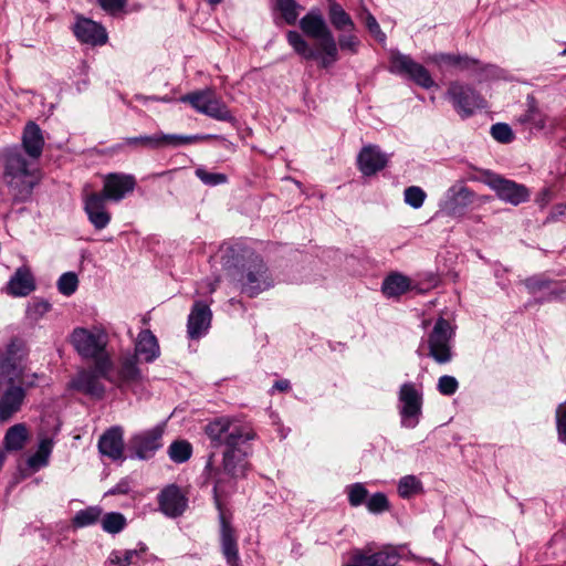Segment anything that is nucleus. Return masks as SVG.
Returning a JSON list of instances; mask_svg holds the SVG:
<instances>
[{
  "label": "nucleus",
  "instance_id": "nucleus-12",
  "mask_svg": "<svg viewBox=\"0 0 566 566\" xmlns=\"http://www.w3.org/2000/svg\"><path fill=\"white\" fill-rule=\"evenodd\" d=\"M243 294L255 297L273 286V279L261 259L253 260L238 280Z\"/></svg>",
  "mask_w": 566,
  "mask_h": 566
},
{
  "label": "nucleus",
  "instance_id": "nucleus-35",
  "mask_svg": "<svg viewBox=\"0 0 566 566\" xmlns=\"http://www.w3.org/2000/svg\"><path fill=\"white\" fill-rule=\"evenodd\" d=\"M398 557L395 551H380L368 556L357 553L353 559L356 563H363L365 566H391L392 563H397Z\"/></svg>",
  "mask_w": 566,
  "mask_h": 566
},
{
  "label": "nucleus",
  "instance_id": "nucleus-49",
  "mask_svg": "<svg viewBox=\"0 0 566 566\" xmlns=\"http://www.w3.org/2000/svg\"><path fill=\"white\" fill-rule=\"evenodd\" d=\"M426 197L424 190L418 186H410L403 191L405 202L413 209L421 208Z\"/></svg>",
  "mask_w": 566,
  "mask_h": 566
},
{
  "label": "nucleus",
  "instance_id": "nucleus-31",
  "mask_svg": "<svg viewBox=\"0 0 566 566\" xmlns=\"http://www.w3.org/2000/svg\"><path fill=\"white\" fill-rule=\"evenodd\" d=\"M547 116L538 109L534 98L528 102L526 112L517 117L521 125H526L530 129L535 130H543L547 126Z\"/></svg>",
  "mask_w": 566,
  "mask_h": 566
},
{
  "label": "nucleus",
  "instance_id": "nucleus-20",
  "mask_svg": "<svg viewBox=\"0 0 566 566\" xmlns=\"http://www.w3.org/2000/svg\"><path fill=\"white\" fill-rule=\"evenodd\" d=\"M73 32L76 39L82 43L103 45L107 41L105 28L87 18H77L73 25Z\"/></svg>",
  "mask_w": 566,
  "mask_h": 566
},
{
  "label": "nucleus",
  "instance_id": "nucleus-45",
  "mask_svg": "<svg viewBox=\"0 0 566 566\" xmlns=\"http://www.w3.org/2000/svg\"><path fill=\"white\" fill-rule=\"evenodd\" d=\"M276 9L287 24H294L298 18L301 6L295 0H276Z\"/></svg>",
  "mask_w": 566,
  "mask_h": 566
},
{
  "label": "nucleus",
  "instance_id": "nucleus-37",
  "mask_svg": "<svg viewBox=\"0 0 566 566\" xmlns=\"http://www.w3.org/2000/svg\"><path fill=\"white\" fill-rule=\"evenodd\" d=\"M102 509L99 506H88L80 510L73 517L72 524L76 528L94 525L102 517Z\"/></svg>",
  "mask_w": 566,
  "mask_h": 566
},
{
  "label": "nucleus",
  "instance_id": "nucleus-62",
  "mask_svg": "<svg viewBox=\"0 0 566 566\" xmlns=\"http://www.w3.org/2000/svg\"><path fill=\"white\" fill-rule=\"evenodd\" d=\"M219 283V279L214 280L213 282H208L207 286L210 293H213L217 290Z\"/></svg>",
  "mask_w": 566,
  "mask_h": 566
},
{
  "label": "nucleus",
  "instance_id": "nucleus-5",
  "mask_svg": "<svg viewBox=\"0 0 566 566\" xmlns=\"http://www.w3.org/2000/svg\"><path fill=\"white\" fill-rule=\"evenodd\" d=\"M112 366L111 358L97 359L93 367L78 370L71 379L69 386L71 389L90 396L91 398L102 399L105 395V386L101 379L104 378L114 381L109 377Z\"/></svg>",
  "mask_w": 566,
  "mask_h": 566
},
{
  "label": "nucleus",
  "instance_id": "nucleus-4",
  "mask_svg": "<svg viewBox=\"0 0 566 566\" xmlns=\"http://www.w3.org/2000/svg\"><path fill=\"white\" fill-rule=\"evenodd\" d=\"M33 163L25 158L18 148H10L4 154L3 180L15 201H27L36 184Z\"/></svg>",
  "mask_w": 566,
  "mask_h": 566
},
{
  "label": "nucleus",
  "instance_id": "nucleus-6",
  "mask_svg": "<svg viewBox=\"0 0 566 566\" xmlns=\"http://www.w3.org/2000/svg\"><path fill=\"white\" fill-rule=\"evenodd\" d=\"M179 101L188 103L198 113L221 122H233L234 117L226 103L211 88H205L182 95Z\"/></svg>",
  "mask_w": 566,
  "mask_h": 566
},
{
  "label": "nucleus",
  "instance_id": "nucleus-61",
  "mask_svg": "<svg viewBox=\"0 0 566 566\" xmlns=\"http://www.w3.org/2000/svg\"><path fill=\"white\" fill-rule=\"evenodd\" d=\"M127 489L123 484H117L115 488L108 491V494H124Z\"/></svg>",
  "mask_w": 566,
  "mask_h": 566
},
{
  "label": "nucleus",
  "instance_id": "nucleus-29",
  "mask_svg": "<svg viewBox=\"0 0 566 566\" xmlns=\"http://www.w3.org/2000/svg\"><path fill=\"white\" fill-rule=\"evenodd\" d=\"M147 547L142 544L137 549H114L108 556V563L115 566H135L144 560Z\"/></svg>",
  "mask_w": 566,
  "mask_h": 566
},
{
  "label": "nucleus",
  "instance_id": "nucleus-9",
  "mask_svg": "<svg viewBox=\"0 0 566 566\" xmlns=\"http://www.w3.org/2000/svg\"><path fill=\"white\" fill-rule=\"evenodd\" d=\"M401 426L413 429L422 415L423 395L413 382H403L398 391Z\"/></svg>",
  "mask_w": 566,
  "mask_h": 566
},
{
  "label": "nucleus",
  "instance_id": "nucleus-58",
  "mask_svg": "<svg viewBox=\"0 0 566 566\" xmlns=\"http://www.w3.org/2000/svg\"><path fill=\"white\" fill-rule=\"evenodd\" d=\"M39 378V375L36 373H25L23 374V379L19 385L24 387L25 391L30 388H33L36 386V379Z\"/></svg>",
  "mask_w": 566,
  "mask_h": 566
},
{
  "label": "nucleus",
  "instance_id": "nucleus-17",
  "mask_svg": "<svg viewBox=\"0 0 566 566\" xmlns=\"http://www.w3.org/2000/svg\"><path fill=\"white\" fill-rule=\"evenodd\" d=\"M136 187V178L130 174L111 172L104 177L103 191L108 200L120 201Z\"/></svg>",
  "mask_w": 566,
  "mask_h": 566
},
{
  "label": "nucleus",
  "instance_id": "nucleus-43",
  "mask_svg": "<svg viewBox=\"0 0 566 566\" xmlns=\"http://www.w3.org/2000/svg\"><path fill=\"white\" fill-rule=\"evenodd\" d=\"M422 491L421 481L415 475H405L399 480L398 493L402 499H409Z\"/></svg>",
  "mask_w": 566,
  "mask_h": 566
},
{
  "label": "nucleus",
  "instance_id": "nucleus-26",
  "mask_svg": "<svg viewBox=\"0 0 566 566\" xmlns=\"http://www.w3.org/2000/svg\"><path fill=\"white\" fill-rule=\"evenodd\" d=\"M136 357H143L146 363H153L160 355V348L156 336L149 331L144 329L138 334L135 344Z\"/></svg>",
  "mask_w": 566,
  "mask_h": 566
},
{
  "label": "nucleus",
  "instance_id": "nucleus-34",
  "mask_svg": "<svg viewBox=\"0 0 566 566\" xmlns=\"http://www.w3.org/2000/svg\"><path fill=\"white\" fill-rule=\"evenodd\" d=\"M24 358V346L23 342L19 338H12L4 347L0 350V366L4 365H22Z\"/></svg>",
  "mask_w": 566,
  "mask_h": 566
},
{
  "label": "nucleus",
  "instance_id": "nucleus-15",
  "mask_svg": "<svg viewBox=\"0 0 566 566\" xmlns=\"http://www.w3.org/2000/svg\"><path fill=\"white\" fill-rule=\"evenodd\" d=\"M160 512L170 518L179 517L188 506V499L176 484H169L158 494Z\"/></svg>",
  "mask_w": 566,
  "mask_h": 566
},
{
  "label": "nucleus",
  "instance_id": "nucleus-2",
  "mask_svg": "<svg viewBox=\"0 0 566 566\" xmlns=\"http://www.w3.org/2000/svg\"><path fill=\"white\" fill-rule=\"evenodd\" d=\"M300 28L303 33L318 41L319 51L311 48L308 42L297 31L286 33L289 44L294 52L304 60H319V65L327 69L338 61V50L335 36L327 25L319 9H311L301 20Z\"/></svg>",
  "mask_w": 566,
  "mask_h": 566
},
{
  "label": "nucleus",
  "instance_id": "nucleus-64",
  "mask_svg": "<svg viewBox=\"0 0 566 566\" xmlns=\"http://www.w3.org/2000/svg\"><path fill=\"white\" fill-rule=\"evenodd\" d=\"M557 210L558 214L564 216L566 213V205L557 207Z\"/></svg>",
  "mask_w": 566,
  "mask_h": 566
},
{
  "label": "nucleus",
  "instance_id": "nucleus-54",
  "mask_svg": "<svg viewBox=\"0 0 566 566\" xmlns=\"http://www.w3.org/2000/svg\"><path fill=\"white\" fill-rule=\"evenodd\" d=\"M364 23L370 34L379 42H385L386 34L381 31V28L376 18L367 9H364Z\"/></svg>",
  "mask_w": 566,
  "mask_h": 566
},
{
  "label": "nucleus",
  "instance_id": "nucleus-51",
  "mask_svg": "<svg viewBox=\"0 0 566 566\" xmlns=\"http://www.w3.org/2000/svg\"><path fill=\"white\" fill-rule=\"evenodd\" d=\"M491 136L499 143L509 144L513 142L514 134L509 124L496 123L491 126Z\"/></svg>",
  "mask_w": 566,
  "mask_h": 566
},
{
  "label": "nucleus",
  "instance_id": "nucleus-50",
  "mask_svg": "<svg viewBox=\"0 0 566 566\" xmlns=\"http://www.w3.org/2000/svg\"><path fill=\"white\" fill-rule=\"evenodd\" d=\"M78 285L77 275L74 272L63 273L57 281V290L65 296H71L75 293Z\"/></svg>",
  "mask_w": 566,
  "mask_h": 566
},
{
  "label": "nucleus",
  "instance_id": "nucleus-39",
  "mask_svg": "<svg viewBox=\"0 0 566 566\" xmlns=\"http://www.w3.org/2000/svg\"><path fill=\"white\" fill-rule=\"evenodd\" d=\"M536 302L539 304L566 302V281L552 280V285H549L547 292L541 295Z\"/></svg>",
  "mask_w": 566,
  "mask_h": 566
},
{
  "label": "nucleus",
  "instance_id": "nucleus-8",
  "mask_svg": "<svg viewBox=\"0 0 566 566\" xmlns=\"http://www.w3.org/2000/svg\"><path fill=\"white\" fill-rule=\"evenodd\" d=\"M454 335L453 327L450 322L443 317H439L432 331L428 335V356L437 364L444 365L452 360V338Z\"/></svg>",
  "mask_w": 566,
  "mask_h": 566
},
{
  "label": "nucleus",
  "instance_id": "nucleus-36",
  "mask_svg": "<svg viewBox=\"0 0 566 566\" xmlns=\"http://www.w3.org/2000/svg\"><path fill=\"white\" fill-rule=\"evenodd\" d=\"M24 371L23 364L0 366V387L20 386Z\"/></svg>",
  "mask_w": 566,
  "mask_h": 566
},
{
  "label": "nucleus",
  "instance_id": "nucleus-25",
  "mask_svg": "<svg viewBox=\"0 0 566 566\" xmlns=\"http://www.w3.org/2000/svg\"><path fill=\"white\" fill-rule=\"evenodd\" d=\"M22 146L32 160H36L41 157L44 147V138L41 128L34 122H29L25 125L22 134Z\"/></svg>",
  "mask_w": 566,
  "mask_h": 566
},
{
  "label": "nucleus",
  "instance_id": "nucleus-21",
  "mask_svg": "<svg viewBox=\"0 0 566 566\" xmlns=\"http://www.w3.org/2000/svg\"><path fill=\"white\" fill-rule=\"evenodd\" d=\"M106 200L105 196L97 192L88 195L85 199L84 210L96 230L105 229L111 222V213L106 210Z\"/></svg>",
  "mask_w": 566,
  "mask_h": 566
},
{
  "label": "nucleus",
  "instance_id": "nucleus-56",
  "mask_svg": "<svg viewBox=\"0 0 566 566\" xmlns=\"http://www.w3.org/2000/svg\"><path fill=\"white\" fill-rule=\"evenodd\" d=\"M556 428L558 440L566 444V401L556 409Z\"/></svg>",
  "mask_w": 566,
  "mask_h": 566
},
{
  "label": "nucleus",
  "instance_id": "nucleus-11",
  "mask_svg": "<svg viewBox=\"0 0 566 566\" xmlns=\"http://www.w3.org/2000/svg\"><path fill=\"white\" fill-rule=\"evenodd\" d=\"M164 424L140 431L130 437L128 441V458L149 460L163 448Z\"/></svg>",
  "mask_w": 566,
  "mask_h": 566
},
{
  "label": "nucleus",
  "instance_id": "nucleus-41",
  "mask_svg": "<svg viewBox=\"0 0 566 566\" xmlns=\"http://www.w3.org/2000/svg\"><path fill=\"white\" fill-rule=\"evenodd\" d=\"M192 447L186 440L174 441L168 448V455L175 463H184L190 459Z\"/></svg>",
  "mask_w": 566,
  "mask_h": 566
},
{
  "label": "nucleus",
  "instance_id": "nucleus-33",
  "mask_svg": "<svg viewBox=\"0 0 566 566\" xmlns=\"http://www.w3.org/2000/svg\"><path fill=\"white\" fill-rule=\"evenodd\" d=\"M28 440V430L24 423L10 427L3 438V448L9 451H20Z\"/></svg>",
  "mask_w": 566,
  "mask_h": 566
},
{
  "label": "nucleus",
  "instance_id": "nucleus-13",
  "mask_svg": "<svg viewBox=\"0 0 566 566\" xmlns=\"http://www.w3.org/2000/svg\"><path fill=\"white\" fill-rule=\"evenodd\" d=\"M447 95L452 102L455 111L462 117H469L473 115L476 109L485 107L484 99L469 85L458 82L451 83Z\"/></svg>",
  "mask_w": 566,
  "mask_h": 566
},
{
  "label": "nucleus",
  "instance_id": "nucleus-27",
  "mask_svg": "<svg viewBox=\"0 0 566 566\" xmlns=\"http://www.w3.org/2000/svg\"><path fill=\"white\" fill-rule=\"evenodd\" d=\"M136 355L125 357L119 365L116 385L119 388L139 384L143 379L140 369L137 366Z\"/></svg>",
  "mask_w": 566,
  "mask_h": 566
},
{
  "label": "nucleus",
  "instance_id": "nucleus-48",
  "mask_svg": "<svg viewBox=\"0 0 566 566\" xmlns=\"http://www.w3.org/2000/svg\"><path fill=\"white\" fill-rule=\"evenodd\" d=\"M366 507L369 513L381 514L389 510V501L385 493L377 492L366 501Z\"/></svg>",
  "mask_w": 566,
  "mask_h": 566
},
{
  "label": "nucleus",
  "instance_id": "nucleus-22",
  "mask_svg": "<svg viewBox=\"0 0 566 566\" xmlns=\"http://www.w3.org/2000/svg\"><path fill=\"white\" fill-rule=\"evenodd\" d=\"M98 451L113 461L123 460V429L118 426L107 429L98 439Z\"/></svg>",
  "mask_w": 566,
  "mask_h": 566
},
{
  "label": "nucleus",
  "instance_id": "nucleus-55",
  "mask_svg": "<svg viewBox=\"0 0 566 566\" xmlns=\"http://www.w3.org/2000/svg\"><path fill=\"white\" fill-rule=\"evenodd\" d=\"M459 382L455 377L443 375L438 379L437 389L443 396H452L457 392Z\"/></svg>",
  "mask_w": 566,
  "mask_h": 566
},
{
  "label": "nucleus",
  "instance_id": "nucleus-42",
  "mask_svg": "<svg viewBox=\"0 0 566 566\" xmlns=\"http://www.w3.org/2000/svg\"><path fill=\"white\" fill-rule=\"evenodd\" d=\"M356 31H343L337 38V50L349 54H357L360 48V40L355 33Z\"/></svg>",
  "mask_w": 566,
  "mask_h": 566
},
{
  "label": "nucleus",
  "instance_id": "nucleus-59",
  "mask_svg": "<svg viewBox=\"0 0 566 566\" xmlns=\"http://www.w3.org/2000/svg\"><path fill=\"white\" fill-rule=\"evenodd\" d=\"M291 387V384L287 379H281L274 382L272 390L277 391H287Z\"/></svg>",
  "mask_w": 566,
  "mask_h": 566
},
{
  "label": "nucleus",
  "instance_id": "nucleus-60",
  "mask_svg": "<svg viewBox=\"0 0 566 566\" xmlns=\"http://www.w3.org/2000/svg\"><path fill=\"white\" fill-rule=\"evenodd\" d=\"M136 98L138 101H148V99H151V101H160V102H169L170 99L168 97H156V96H144V95H137Z\"/></svg>",
  "mask_w": 566,
  "mask_h": 566
},
{
  "label": "nucleus",
  "instance_id": "nucleus-52",
  "mask_svg": "<svg viewBox=\"0 0 566 566\" xmlns=\"http://www.w3.org/2000/svg\"><path fill=\"white\" fill-rule=\"evenodd\" d=\"M124 143L134 147H145L157 149L159 148V138H157V134L155 135H140L136 137H127L124 139Z\"/></svg>",
  "mask_w": 566,
  "mask_h": 566
},
{
  "label": "nucleus",
  "instance_id": "nucleus-47",
  "mask_svg": "<svg viewBox=\"0 0 566 566\" xmlns=\"http://www.w3.org/2000/svg\"><path fill=\"white\" fill-rule=\"evenodd\" d=\"M346 493L350 506L357 507L364 503L366 504L368 490L363 483L357 482L346 486Z\"/></svg>",
  "mask_w": 566,
  "mask_h": 566
},
{
  "label": "nucleus",
  "instance_id": "nucleus-18",
  "mask_svg": "<svg viewBox=\"0 0 566 566\" xmlns=\"http://www.w3.org/2000/svg\"><path fill=\"white\" fill-rule=\"evenodd\" d=\"M212 319L209 305L202 301H196L191 307L187 322L189 338L198 339L207 334Z\"/></svg>",
  "mask_w": 566,
  "mask_h": 566
},
{
  "label": "nucleus",
  "instance_id": "nucleus-44",
  "mask_svg": "<svg viewBox=\"0 0 566 566\" xmlns=\"http://www.w3.org/2000/svg\"><path fill=\"white\" fill-rule=\"evenodd\" d=\"M157 138H159V148L164 146L178 147L201 139V137L198 135H177L164 133L157 134Z\"/></svg>",
  "mask_w": 566,
  "mask_h": 566
},
{
  "label": "nucleus",
  "instance_id": "nucleus-1",
  "mask_svg": "<svg viewBox=\"0 0 566 566\" xmlns=\"http://www.w3.org/2000/svg\"><path fill=\"white\" fill-rule=\"evenodd\" d=\"M211 448H224L222 467L228 473L241 479L250 469L248 442L255 439L253 429L239 420L220 417L205 427Z\"/></svg>",
  "mask_w": 566,
  "mask_h": 566
},
{
  "label": "nucleus",
  "instance_id": "nucleus-10",
  "mask_svg": "<svg viewBox=\"0 0 566 566\" xmlns=\"http://www.w3.org/2000/svg\"><path fill=\"white\" fill-rule=\"evenodd\" d=\"M389 72L400 76H407L417 85L429 90L436 85L429 71L410 55L399 51H392L390 54Z\"/></svg>",
  "mask_w": 566,
  "mask_h": 566
},
{
  "label": "nucleus",
  "instance_id": "nucleus-16",
  "mask_svg": "<svg viewBox=\"0 0 566 566\" xmlns=\"http://www.w3.org/2000/svg\"><path fill=\"white\" fill-rule=\"evenodd\" d=\"M489 185L499 199L513 206H518L530 199V190L524 185L513 180L496 176L490 180Z\"/></svg>",
  "mask_w": 566,
  "mask_h": 566
},
{
  "label": "nucleus",
  "instance_id": "nucleus-46",
  "mask_svg": "<svg viewBox=\"0 0 566 566\" xmlns=\"http://www.w3.org/2000/svg\"><path fill=\"white\" fill-rule=\"evenodd\" d=\"M523 284L530 294L535 295L536 293L542 291L546 293L549 285H552V279L547 277L544 274H536L526 277L523 281Z\"/></svg>",
  "mask_w": 566,
  "mask_h": 566
},
{
  "label": "nucleus",
  "instance_id": "nucleus-24",
  "mask_svg": "<svg viewBox=\"0 0 566 566\" xmlns=\"http://www.w3.org/2000/svg\"><path fill=\"white\" fill-rule=\"evenodd\" d=\"M36 289L34 275L29 266H20L15 270L7 284L8 294L14 297H24Z\"/></svg>",
  "mask_w": 566,
  "mask_h": 566
},
{
  "label": "nucleus",
  "instance_id": "nucleus-28",
  "mask_svg": "<svg viewBox=\"0 0 566 566\" xmlns=\"http://www.w3.org/2000/svg\"><path fill=\"white\" fill-rule=\"evenodd\" d=\"M429 60L438 66L448 65L462 71L473 69L480 64L479 60L467 54L437 53L431 55Z\"/></svg>",
  "mask_w": 566,
  "mask_h": 566
},
{
  "label": "nucleus",
  "instance_id": "nucleus-40",
  "mask_svg": "<svg viewBox=\"0 0 566 566\" xmlns=\"http://www.w3.org/2000/svg\"><path fill=\"white\" fill-rule=\"evenodd\" d=\"M101 525L104 532L117 534L126 526V517L119 512H109L101 517Z\"/></svg>",
  "mask_w": 566,
  "mask_h": 566
},
{
  "label": "nucleus",
  "instance_id": "nucleus-63",
  "mask_svg": "<svg viewBox=\"0 0 566 566\" xmlns=\"http://www.w3.org/2000/svg\"><path fill=\"white\" fill-rule=\"evenodd\" d=\"M222 259H223V265H224L226 268H231L232 265H233V266H237V265H238V263H237V262H230V259H229L228 254H227V255H224Z\"/></svg>",
  "mask_w": 566,
  "mask_h": 566
},
{
  "label": "nucleus",
  "instance_id": "nucleus-38",
  "mask_svg": "<svg viewBox=\"0 0 566 566\" xmlns=\"http://www.w3.org/2000/svg\"><path fill=\"white\" fill-rule=\"evenodd\" d=\"M53 442L49 438L40 441L39 448L34 454L29 457L28 465L32 469H39L48 464V459L52 452Z\"/></svg>",
  "mask_w": 566,
  "mask_h": 566
},
{
  "label": "nucleus",
  "instance_id": "nucleus-14",
  "mask_svg": "<svg viewBox=\"0 0 566 566\" xmlns=\"http://www.w3.org/2000/svg\"><path fill=\"white\" fill-rule=\"evenodd\" d=\"M474 193L467 186L457 184L450 187L440 203V211L453 218L462 217L473 202Z\"/></svg>",
  "mask_w": 566,
  "mask_h": 566
},
{
  "label": "nucleus",
  "instance_id": "nucleus-3",
  "mask_svg": "<svg viewBox=\"0 0 566 566\" xmlns=\"http://www.w3.org/2000/svg\"><path fill=\"white\" fill-rule=\"evenodd\" d=\"M205 469L209 472V479L213 483L212 493L214 506L219 512L220 544L222 554L229 566H239L240 558L238 541L234 528L226 518L223 499H227L235 492L237 483L241 478L231 475L220 465L214 467L212 464L211 457L209 458Z\"/></svg>",
  "mask_w": 566,
  "mask_h": 566
},
{
  "label": "nucleus",
  "instance_id": "nucleus-30",
  "mask_svg": "<svg viewBox=\"0 0 566 566\" xmlns=\"http://www.w3.org/2000/svg\"><path fill=\"white\" fill-rule=\"evenodd\" d=\"M328 20L336 31H356V24L345 9L336 1L328 3Z\"/></svg>",
  "mask_w": 566,
  "mask_h": 566
},
{
  "label": "nucleus",
  "instance_id": "nucleus-32",
  "mask_svg": "<svg viewBox=\"0 0 566 566\" xmlns=\"http://www.w3.org/2000/svg\"><path fill=\"white\" fill-rule=\"evenodd\" d=\"M410 289V280L400 273L388 275L381 285L382 293L388 297L399 296Z\"/></svg>",
  "mask_w": 566,
  "mask_h": 566
},
{
  "label": "nucleus",
  "instance_id": "nucleus-57",
  "mask_svg": "<svg viewBox=\"0 0 566 566\" xmlns=\"http://www.w3.org/2000/svg\"><path fill=\"white\" fill-rule=\"evenodd\" d=\"M103 10L111 14H116L126 7L127 0H97Z\"/></svg>",
  "mask_w": 566,
  "mask_h": 566
},
{
  "label": "nucleus",
  "instance_id": "nucleus-19",
  "mask_svg": "<svg viewBox=\"0 0 566 566\" xmlns=\"http://www.w3.org/2000/svg\"><path fill=\"white\" fill-rule=\"evenodd\" d=\"M24 400V387H0V423L8 422L17 412H19Z\"/></svg>",
  "mask_w": 566,
  "mask_h": 566
},
{
  "label": "nucleus",
  "instance_id": "nucleus-7",
  "mask_svg": "<svg viewBox=\"0 0 566 566\" xmlns=\"http://www.w3.org/2000/svg\"><path fill=\"white\" fill-rule=\"evenodd\" d=\"M71 343L77 354L85 359L109 358L105 349L108 337L102 329L90 331L84 327H76L71 335Z\"/></svg>",
  "mask_w": 566,
  "mask_h": 566
},
{
  "label": "nucleus",
  "instance_id": "nucleus-23",
  "mask_svg": "<svg viewBox=\"0 0 566 566\" xmlns=\"http://www.w3.org/2000/svg\"><path fill=\"white\" fill-rule=\"evenodd\" d=\"M357 163L364 176H373L386 167L388 158L378 146L369 145L360 150Z\"/></svg>",
  "mask_w": 566,
  "mask_h": 566
},
{
  "label": "nucleus",
  "instance_id": "nucleus-53",
  "mask_svg": "<svg viewBox=\"0 0 566 566\" xmlns=\"http://www.w3.org/2000/svg\"><path fill=\"white\" fill-rule=\"evenodd\" d=\"M195 174L207 186L222 185L228 180L227 175L221 172H210L203 168H197Z\"/></svg>",
  "mask_w": 566,
  "mask_h": 566
}]
</instances>
